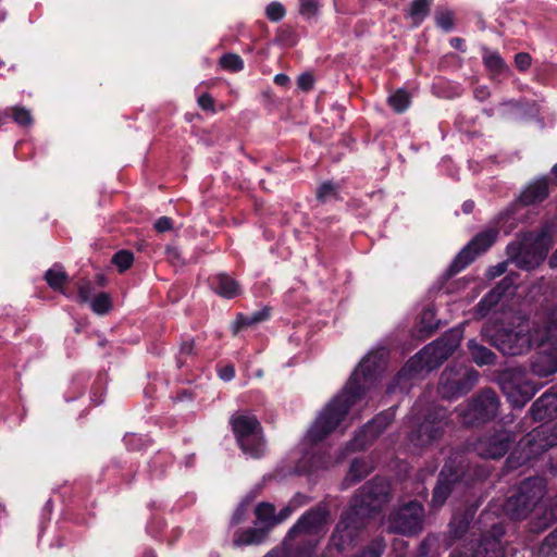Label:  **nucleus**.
Masks as SVG:
<instances>
[{
	"mask_svg": "<svg viewBox=\"0 0 557 557\" xmlns=\"http://www.w3.org/2000/svg\"><path fill=\"white\" fill-rule=\"evenodd\" d=\"M481 550H478V553L475 554V557H481Z\"/></svg>",
	"mask_w": 557,
	"mask_h": 557,
	"instance_id": "nucleus-60",
	"label": "nucleus"
},
{
	"mask_svg": "<svg viewBox=\"0 0 557 557\" xmlns=\"http://www.w3.org/2000/svg\"><path fill=\"white\" fill-rule=\"evenodd\" d=\"M510 441L506 432H499L488 438L480 440L475 445L478 454L484 458H500L509 449Z\"/></svg>",
	"mask_w": 557,
	"mask_h": 557,
	"instance_id": "nucleus-13",
	"label": "nucleus"
},
{
	"mask_svg": "<svg viewBox=\"0 0 557 557\" xmlns=\"http://www.w3.org/2000/svg\"><path fill=\"white\" fill-rule=\"evenodd\" d=\"M544 346L541 356L532 363V371L537 376H548L557 372V309L552 313L544 332Z\"/></svg>",
	"mask_w": 557,
	"mask_h": 557,
	"instance_id": "nucleus-9",
	"label": "nucleus"
},
{
	"mask_svg": "<svg viewBox=\"0 0 557 557\" xmlns=\"http://www.w3.org/2000/svg\"><path fill=\"white\" fill-rule=\"evenodd\" d=\"M544 495L542 480L531 478L523 481L518 493L510 496L504 505V511L511 519H521L537 504Z\"/></svg>",
	"mask_w": 557,
	"mask_h": 557,
	"instance_id": "nucleus-7",
	"label": "nucleus"
},
{
	"mask_svg": "<svg viewBox=\"0 0 557 557\" xmlns=\"http://www.w3.org/2000/svg\"><path fill=\"white\" fill-rule=\"evenodd\" d=\"M384 544L381 540L374 541L360 556L358 557H381Z\"/></svg>",
	"mask_w": 557,
	"mask_h": 557,
	"instance_id": "nucleus-40",
	"label": "nucleus"
},
{
	"mask_svg": "<svg viewBox=\"0 0 557 557\" xmlns=\"http://www.w3.org/2000/svg\"><path fill=\"white\" fill-rule=\"evenodd\" d=\"M500 286L492 290L488 295H486L478 305V313L483 317L487 313V311L495 306L503 294L499 292Z\"/></svg>",
	"mask_w": 557,
	"mask_h": 557,
	"instance_id": "nucleus-29",
	"label": "nucleus"
},
{
	"mask_svg": "<svg viewBox=\"0 0 557 557\" xmlns=\"http://www.w3.org/2000/svg\"><path fill=\"white\" fill-rule=\"evenodd\" d=\"M318 11V3L312 0H302L300 4V12L307 15H313Z\"/></svg>",
	"mask_w": 557,
	"mask_h": 557,
	"instance_id": "nucleus-43",
	"label": "nucleus"
},
{
	"mask_svg": "<svg viewBox=\"0 0 557 557\" xmlns=\"http://www.w3.org/2000/svg\"><path fill=\"white\" fill-rule=\"evenodd\" d=\"M530 454H537L557 445V431L548 424L541 425L529 434Z\"/></svg>",
	"mask_w": 557,
	"mask_h": 557,
	"instance_id": "nucleus-18",
	"label": "nucleus"
},
{
	"mask_svg": "<svg viewBox=\"0 0 557 557\" xmlns=\"http://www.w3.org/2000/svg\"><path fill=\"white\" fill-rule=\"evenodd\" d=\"M437 25L444 30H450L453 27V17L450 13H441L436 17Z\"/></svg>",
	"mask_w": 557,
	"mask_h": 557,
	"instance_id": "nucleus-42",
	"label": "nucleus"
},
{
	"mask_svg": "<svg viewBox=\"0 0 557 557\" xmlns=\"http://www.w3.org/2000/svg\"><path fill=\"white\" fill-rule=\"evenodd\" d=\"M443 413H436L435 418L429 416L425 420L420 424L416 434H412L410 441L416 446H423L437 438L444 429V423L442 421Z\"/></svg>",
	"mask_w": 557,
	"mask_h": 557,
	"instance_id": "nucleus-16",
	"label": "nucleus"
},
{
	"mask_svg": "<svg viewBox=\"0 0 557 557\" xmlns=\"http://www.w3.org/2000/svg\"><path fill=\"white\" fill-rule=\"evenodd\" d=\"M134 262V256L131 251L121 250L112 258V263L116 265L120 272H124L131 268Z\"/></svg>",
	"mask_w": 557,
	"mask_h": 557,
	"instance_id": "nucleus-33",
	"label": "nucleus"
},
{
	"mask_svg": "<svg viewBox=\"0 0 557 557\" xmlns=\"http://www.w3.org/2000/svg\"><path fill=\"white\" fill-rule=\"evenodd\" d=\"M557 411V393H544L531 408V414L534 420L543 421L552 418Z\"/></svg>",
	"mask_w": 557,
	"mask_h": 557,
	"instance_id": "nucleus-19",
	"label": "nucleus"
},
{
	"mask_svg": "<svg viewBox=\"0 0 557 557\" xmlns=\"http://www.w3.org/2000/svg\"><path fill=\"white\" fill-rule=\"evenodd\" d=\"M198 104L203 110H211V111H213V99L208 94H203L202 96H200L198 98Z\"/></svg>",
	"mask_w": 557,
	"mask_h": 557,
	"instance_id": "nucleus-48",
	"label": "nucleus"
},
{
	"mask_svg": "<svg viewBox=\"0 0 557 557\" xmlns=\"http://www.w3.org/2000/svg\"><path fill=\"white\" fill-rule=\"evenodd\" d=\"M212 288L224 298H233L239 295L238 283L226 274H218L211 280Z\"/></svg>",
	"mask_w": 557,
	"mask_h": 557,
	"instance_id": "nucleus-21",
	"label": "nucleus"
},
{
	"mask_svg": "<svg viewBox=\"0 0 557 557\" xmlns=\"http://www.w3.org/2000/svg\"><path fill=\"white\" fill-rule=\"evenodd\" d=\"M443 476H444V472L441 473L440 482L433 492V497H432V506L433 507L442 506L451 492L450 482L445 481L443 479Z\"/></svg>",
	"mask_w": 557,
	"mask_h": 557,
	"instance_id": "nucleus-25",
	"label": "nucleus"
},
{
	"mask_svg": "<svg viewBox=\"0 0 557 557\" xmlns=\"http://www.w3.org/2000/svg\"><path fill=\"white\" fill-rule=\"evenodd\" d=\"M313 85V77L309 73H304L298 77V86L304 90H309Z\"/></svg>",
	"mask_w": 557,
	"mask_h": 557,
	"instance_id": "nucleus-46",
	"label": "nucleus"
},
{
	"mask_svg": "<svg viewBox=\"0 0 557 557\" xmlns=\"http://www.w3.org/2000/svg\"><path fill=\"white\" fill-rule=\"evenodd\" d=\"M461 334L451 331L446 336L425 346L408 363V367L417 370H433L444 362L459 346Z\"/></svg>",
	"mask_w": 557,
	"mask_h": 557,
	"instance_id": "nucleus-5",
	"label": "nucleus"
},
{
	"mask_svg": "<svg viewBox=\"0 0 557 557\" xmlns=\"http://www.w3.org/2000/svg\"><path fill=\"white\" fill-rule=\"evenodd\" d=\"M515 63L520 71H525L531 65V57L528 53L520 52L516 55Z\"/></svg>",
	"mask_w": 557,
	"mask_h": 557,
	"instance_id": "nucleus-41",
	"label": "nucleus"
},
{
	"mask_svg": "<svg viewBox=\"0 0 557 557\" xmlns=\"http://www.w3.org/2000/svg\"><path fill=\"white\" fill-rule=\"evenodd\" d=\"M485 65L494 73L500 74L507 70L500 55L496 52L486 51L483 55Z\"/></svg>",
	"mask_w": 557,
	"mask_h": 557,
	"instance_id": "nucleus-30",
	"label": "nucleus"
},
{
	"mask_svg": "<svg viewBox=\"0 0 557 557\" xmlns=\"http://www.w3.org/2000/svg\"><path fill=\"white\" fill-rule=\"evenodd\" d=\"M496 235L497 233L494 230L476 235L456 257L453 264L455 270L460 271L471 262L475 256L490 248L494 243Z\"/></svg>",
	"mask_w": 557,
	"mask_h": 557,
	"instance_id": "nucleus-12",
	"label": "nucleus"
},
{
	"mask_svg": "<svg viewBox=\"0 0 557 557\" xmlns=\"http://www.w3.org/2000/svg\"><path fill=\"white\" fill-rule=\"evenodd\" d=\"M267 16L271 20V21H280L284 17L285 15V9L284 7L278 3V2H272L270 3L268 7H267Z\"/></svg>",
	"mask_w": 557,
	"mask_h": 557,
	"instance_id": "nucleus-39",
	"label": "nucleus"
},
{
	"mask_svg": "<svg viewBox=\"0 0 557 557\" xmlns=\"http://www.w3.org/2000/svg\"><path fill=\"white\" fill-rule=\"evenodd\" d=\"M553 174L557 176V164L554 165L553 170H552Z\"/></svg>",
	"mask_w": 557,
	"mask_h": 557,
	"instance_id": "nucleus-59",
	"label": "nucleus"
},
{
	"mask_svg": "<svg viewBox=\"0 0 557 557\" xmlns=\"http://www.w3.org/2000/svg\"><path fill=\"white\" fill-rule=\"evenodd\" d=\"M472 208H473V203L472 202H465L463 203V211L465 212H467V213L471 212Z\"/></svg>",
	"mask_w": 557,
	"mask_h": 557,
	"instance_id": "nucleus-56",
	"label": "nucleus"
},
{
	"mask_svg": "<svg viewBox=\"0 0 557 557\" xmlns=\"http://www.w3.org/2000/svg\"><path fill=\"white\" fill-rule=\"evenodd\" d=\"M433 318H434L433 310L428 309V310L423 311L422 317H421V321L424 324V329L425 330L431 331L434 327H436V324L433 323Z\"/></svg>",
	"mask_w": 557,
	"mask_h": 557,
	"instance_id": "nucleus-44",
	"label": "nucleus"
},
{
	"mask_svg": "<svg viewBox=\"0 0 557 557\" xmlns=\"http://www.w3.org/2000/svg\"><path fill=\"white\" fill-rule=\"evenodd\" d=\"M194 345L191 342L184 343L181 346V354L182 355H190L193 352Z\"/></svg>",
	"mask_w": 557,
	"mask_h": 557,
	"instance_id": "nucleus-54",
	"label": "nucleus"
},
{
	"mask_svg": "<svg viewBox=\"0 0 557 557\" xmlns=\"http://www.w3.org/2000/svg\"><path fill=\"white\" fill-rule=\"evenodd\" d=\"M265 532L258 529H248L242 532L235 540L238 545L259 544L263 541Z\"/></svg>",
	"mask_w": 557,
	"mask_h": 557,
	"instance_id": "nucleus-26",
	"label": "nucleus"
},
{
	"mask_svg": "<svg viewBox=\"0 0 557 557\" xmlns=\"http://www.w3.org/2000/svg\"><path fill=\"white\" fill-rule=\"evenodd\" d=\"M336 196H337V187L331 182H325V183L321 184L317 190V198L322 202H326L332 199H335Z\"/></svg>",
	"mask_w": 557,
	"mask_h": 557,
	"instance_id": "nucleus-34",
	"label": "nucleus"
},
{
	"mask_svg": "<svg viewBox=\"0 0 557 557\" xmlns=\"http://www.w3.org/2000/svg\"><path fill=\"white\" fill-rule=\"evenodd\" d=\"M388 103L398 113L404 112L410 104V96L404 90L399 89L388 98Z\"/></svg>",
	"mask_w": 557,
	"mask_h": 557,
	"instance_id": "nucleus-28",
	"label": "nucleus"
},
{
	"mask_svg": "<svg viewBox=\"0 0 557 557\" xmlns=\"http://www.w3.org/2000/svg\"><path fill=\"white\" fill-rule=\"evenodd\" d=\"M233 432L237 443L246 455L260 457L264 451L261 426L255 416L236 412L231 418Z\"/></svg>",
	"mask_w": 557,
	"mask_h": 557,
	"instance_id": "nucleus-4",
	"label": "nucleus"
},
{
	"mask_svg": "<svg viewBox=\"0 0 557 557\" xmlns=\"http://www.w3.org/2000/svg\"><path fill=\"white\" fill-rule=\"evenodd\" d=\"M256 516L260 523L270 528L276 524L275 508L270 503H261L256 508Z\"/></svg>",
	"mask_w": 557,
	"mask_h": 557,
	"instance_id": "nucleus-23",
	"label": "nucleus"
},
{
	"mask_svg": "<svg viewBox=\"0 0 557 557\" xmlns=\"http://www.w3.org/2000/svg\"><path fill=\"white\" fill-rule=\"evenodd\" d=\"M295 557H312V549H305L296 553Z\"/></svg>",
	"mask_w": 557,
	"mask_h": 557,
	"instance_id": "nucleus-55",
	"label": "nucleus"
},
{
	"mask_svg": "<svg viewBox=\"0 0 557 557\" xmlns=\"http://www.w3.org/2000/svg\"><path fill=\"white\" fill-rule=\"evenodd\" d=\"M547 196V178L543 177L527 186L520 196V201L525 206H530L543 201Z\"/></svg>",
	"mask_w": 557,
	"mask_h": 557,
	"instance_id": "nucleus-20",
	"label": "nucleus"
},
{
	"mask_svg": "<svg viewBox=\"0 0 557 557\" xmlns=\"http://www.w3.org/2000/svg\"><path fill=\"white\" fill-rule=\"evenodd\" d=\"M504 393L513 407H523L535 394L536 387L529 381H508L503 384Z\"/></svg>",
	"mask_w": 557,
	"mask_h": 557,
	"instance_id": "nucleus-15",
	"label": "nucleus"
},
{
	"mask_svg": "<svg viewBox=\"0 0 557 557\" xmlns=\"http://www.w3.org/2000/svg\"><path fill=\"white\" fill-rule=\"evenodd\" d=\"M166 255L170 261L173 263L178 262L181 260V252L176 247H168Z\"/></svg>",
	"mask_w": 557,
	"mask_h": 557,
	"instance_id": "nucleus-51",
	"label": "nucleus"
},
{
	"mask_svg": "<svg viewBox=\"0 0 557 557\" xmlns=\"http://www.w3.org/2000/svg\"><path fill=\"white\" fill-rule=\"evenodd\" d=\"M506 271V263L505 262H502V263H498L497 265L491 268L488 271H487V276L490 278H494L496 276H499L502 275L503 273H505Z\"/></svg>",
	"mask_w": 557,
	"mask_h": 557,
	"instance_id": "nucleus-49",
	"label": "nucleus"
},
{
	"mask_svg": "<svg viewBox=\"0 0 557 557\" xmlns=\"http://www.w3.org/2000/svg\"><path fill=\"white\" fill-rule=\"evenodd\" d=\"M385 349L381 348L367 355L352 375L342 394L331 400L318 416L307 433V438L318 443L335 431L344 421L348 410L360 401L374 383V376L380 369Z\"/></svg>",
	"mask_w": 557,
	"mask_h": 557,
	"instance_id": "nucleus-1",
	"label": "nucleus"
},
{
	"mask_svg": "<svg viewBox=\"0 0 557 557\" xmlns=\"http://www.w3.org/2000/svg\"><path fill=\"white\" fill-rule=\"evenodd\" d=\"M66 275L61 269L52 268L47 271L46 280L48 284L54 288H60L65 282Z\"/></svg>",
	"mask_w": 557,
	"mask_h": 557,
	"instance_id": "nucleus-36",
	"label": "nucleus"
},
{
	"mask_svg": "<svg viewBox=\"0 0 557 557\" xmlns=\"http://www.w3.org/2000/svg\"><path fill=\"white\" fill-rule=\"evenodd\" d=\"M269 317V312L268 310H262V311H259V312H255L250 315H240L238 318V324H240L242 326H249V325H252L255 323H258V322H261V321H264L265 319H268Z\"/></svg>",
	"mask_w": 557,
	"mask_h": 557,
	"instance_id": "nucleus-38",
	"label": "nucleus"
},
{
	"mask_svg": "<svg viewBox=\"0 0 557 557\" xmlns=\"http://www.w3.org/2000/svg\"><path fill=\"white\" fill-rule=\"evenodd\" d=\"M423 508L417 502H410L391 515L387 530L393 533L412 534L422 528Z\"/></svg>",
	"mask_w": 557,
	"mask_h": 557,
	"instance_id": "nucleus-10",
	"label": "nucleus"
},
{
	"mask_svg": "<svg viewBox=\"0 0 557 557\" xmlns=\"http://www.w3.org/2000/svg\"><path fill=\"white\" fill-rule=\"evenodd\" d=\"M469 349L474 362L479 366L493 363L495 355L484 346L476 344L474 341H469Z\"/></svg>",
	"mask_w": 557,
	"mask_h": 557,
	"instance_id": "nucleus-22",
	"label": "nucleus"
},
{
	"mask_svg": "<svg viewBox=\"0 0 557 557\" xmlns=\"http://www.w3.org/2000/svg\"><path fill=\"white\" fill-rule=\"evenodd\" d=\"M550 237L546 231L529 234L518 244L508 246V253L517 267L530 270L540 265L550 248Z\"/></svg>",
	"mask_w": 557,
	"mask_h": 557,
	"instance_id": "nucleus-3",
	"label": "nucleus"
},
{
	"mask_svg": "<svg viewBox=\"0 0 557 557\" xmlns=\"http://www.w3.org/2000/svg\"><path fill=\"white\" fill-rule=\"evenodd\" d=\"M219 375L224 381H230L235 375V370L232 366H225L219 371Z\"/></svg>",
	"mask_w": 557,
	"mask_h": 557,
	"instance_id": "nucleus-50",
	"label": "nucleus"
},
{
	"mask_svg": "<svg viewBox=\"0 0 557 557\" xmlns=\"http://www.w3.org/2000/svg\"><path fill=\"white\" fill-rule=\"evenodd\" d=\"M545 329H534L530 334L528 325H519L517 330L502 331L497 333L495 344L505 355H520L529 349L531 345H544Z\"/></svg>",
	"mask_w": 557,
	"mask_h": 557,
	"instance_id": "nucleus-6",
	"label": "nucleus"
},
{
	"mask_svg": "<svg viewBox=\"0 0 557 557\" xmlns=\"http://www.w3.org/2000/svg\"><path fill=\"white\" fill-rule=\"evenodd\" d=\"M497 410L498 399L496 394L492 391H485L466 409L460 408L459 416L463 424L472 425L494 418Z\"/></svg>",
	"mask_w": 557,
	"mask_h": 557,
	"instance_id": "nucleus-11",
	"label": "nucleus"
},
{
	"mask_svg": "<svg viewBox=\"0 0 557 557\" xmlns=\"http://www.w3.org/2000/svg\"><path fill=\"white\" fill-rule=\"evenodd\" d=\"M370 471L371 467L364 460L356 459L350 465L346 480L351 483L358 482L369 474Z\"/></svg>",
	"mask_w": 557,
	"mask_h": 557,
	"instance_id": "nucleus-24",
	"label": "nucleus"
},
{
	"mask_svg": "<svg viewBox=\"0 0 557 557\" xmlns=\"http://www.w3.org/2000/svg\"><path fill=\"white\" fill-rule=\"evenodd\" d=\"M154 228L158 231V232H166V231H170L172 228V221L171 219L166 218V216H161L159 218L156 223H154Z\"/></svg>",
	"mask_w": 557,
	"mask_h": 557,
	"instance_id": "nucleus-47",
	"label": "nucleus"
},
{
	"mask_svg": "<svg viewBox=\"0 0 557 557\" xmlns=\"http://www.w3.org/2000/svg\"><path fill=\"white\" fill-rule=\"evenodd\" d=\"M111 308V299L108 294L101 293L91 301V309L99 314L106 313Z\"/></svg>",
	"mask_w": 557,
	"mask_h": 557,
	"instance_id": "nucleus-35",
	"label": "nucleus"
},
{
	"mask_svg": "<svg viewBox=\"0 0 557 557\" xmlns=\"http://www.w3.org/2000/svg\"><path fill=\"white\" fill-rule=\"evenodd\" d=\"M220 64L223 69L232 72L242 71L244 67L243 59L234 53L224 54L220 60Z\"/></svg>",
	"mask_w": 557,
	"mask_h": 557,
	"instance_id": "nucleus-32",
	"label": "nucleus"
},
{
	"mask_svg": "<svg viewBox=\"0 0 557 557\" xmlns=\"http://www.w3.org/2000/svg\"><path fill=\"white\" fill-rule=\"evenodd\" d=\"M385 497L386 490L383 484L367 483L363 485L359 494L354 498L350 511L338 522L331 539L330 549L343 553L350 547L359 528L357 517L366 516L368 512L379 508L381 503L385 500Z\"/></svg>",
	"mask_w": 557,
	"mask_h": 557,
	"instance_id": "nucleus-2",
	"label": "nucleus"
},
{
	"mask_svg": "<svg viewBox=\"0 0 557 557\" xmlns=\"http://www.w3.org/2000/svg\"><path fill=\"white\" fill-rule=\"evenodd\" d=\"M451 45L456 48H459V46L461 45V39H459V38L451 39Z\"/></svg>",
	"mask_w": 557,
	"mask_h": 557,
	"instance_id": "nucleus-57",
	"label": "nucleus"
},
{
	"mask_svg": "<svg viewBox=\"0 0 557 557\" xmlns=\"http://www.w3.org/2000/svg\"><path fill=\"white\" fill-rule=\"evenodd\" d=\"M274 83L278 86L286 87L289 83V77L285 74H276L274 76Z\"/></svg>",
	"mask_w": 557,
	"mask_h": 557,
	"instance_id": "nucleus-53",
	"label": "nucleus"
},
{
	"mask_svg": "<svg viewBox=\"0 0 557 557\" xmlns=\"http://www.w3.org/2000/svg\"><path fill=\"white\" fill-rule=\"evenodd\" d=\"M305 496L296 495L280 512L276 515V524L287 519L292 512L298 507L302 506L305 502Z\"/></svg>",
	"mask_w": 557,
	"mask_h": 557,
	"instance_id": "nucleus-31",
	"label": "nucleus"
},
{
	"mask_svg": "<svg viewBox=\"0 0 557 557\" xmlns=\"http://www.w3.org/2000/svg\"><path fill=\"white\" fill-rule=\"evenodd\" d=\"M12 117L21 126H29L33 123V117L29 110L23 107H15L12 110Z\"/></svg>",
	"mask_w": 557,
	"mask_h": 557,
	"instance_id": "nucleus-37",
	"label": "nucleus"
},
{
	"mask_svg": "<svg viewBox=\"0 0 557 557\" xmlns=\"http://www.w3.org/2000/svg\"><path fill=\"white\" fill-rule=\"evenodd\" d=\"M479 374L463 366L446 369L441 375L440 393L444 398H454L469 392L478 382Z\"/></svg>",
	"mask_w": 557,
	"mask_h": 557,
	"instance_id": "nucleus-8",
	"label": "nucleus"
},
{
	"mask_svg": "<svg viewBox=\"0 0 557 557\" xmlns=\"http://www.w3.org/2000/svg\"><path fill=\"white\" fill-rule=\"evenodd\" d=\"M431 0H413L409 10V15L414 23H420L430 10Z\"/></svg>",
	"mask_w": 557,
	"mask_h": 557,
	"instance_id": "nucleus-27",
	"label": "nucleus"
},
{
	"mask_svg": "<svg viewBox=\"0 0 557 557\" xmlns=\"http://www.w3.org/2000/svg\"><path fill=\"white\" fill-rule=\"evenodd\" d=\"M92 286L89 282H83L78 287V296L82 301H88L91 295Z\"/></svg>",
	"mask_w": 557,
	"mask_h": 557,
	"instance_id": "nucleus-45",
	"label": "nucleus"
},
{
	"mask_svg": "<svg viewBox=\"0 0 557 557\" xmlns=\"http://www.w3.org/2000/svg\"><path fill=\"white\" fill-rule=\"evenodd\" d=\"M545 546L557 548V529L545 539Z\"/></svg>",
	"mask_w": 557,
	"mask_h": 557,
	"instance_id": "nucleus-52",
	"label": "nucleus"
},
{
	"mask_svg": "<svg viewBox=\"0 0 557 557\" xmlns=\"http://www.w3.org/2000/svg\"><path fill=\"white\" fill-rule=\"evenodd\" d=\"M234 519L236 522H239L240 519H242V512L239 513V511L234 516Z\"/></svg>",
	"mask_w": 557,
	"mask_h": 557,
	"instance_id": "nucleus-58",
	"label": "nucleus"
},
{
	"mask_svg": "<svg viewBox=\"0 0 557 557\" xmlns=\"http://www.w3.org/2000/svg\"><path fill=\"white\" fill-rule=\"evenodd\" d=\"M392 418L393 413L385 412L373 419L363 428L361 433L354 438L351 443L354 449H363L367 445V441L363 440V437H369V440H372L377 436L389 424Z\"/></svg>",
	"mask_w": 557,
	"mask_h": 557,
	"instance_id": "nucleus-17",
	"label": "nucleus"
},
{
	"mask_svg": "<svg viewBox=\"0 0 557 557\" xmlns=\"http://www.w3.org/2000/svg\"><path fill=\"white\" fill-rule=\"evenodd\" d=\"M327 513L324 509L318 508L304 515L298 522L290 529L289 535L295 534H317L323 530L326 524Z\"/></svg>",
	"mask_w": 557,
	"mask_h": 557,
	"instance_id": "nucleus-14",
	"label": "nucleus"
},
{
	"mask_svg": "<svg viewBox=\"0 0 557 557\" xmlns=\"http://www.w3.org/2000/svg\"><path fill=\"white\" fill-rule=\"evenodd\" d=\"M506 281H507V278L502 281L500 286L504 285L506 283Z\"/></svg>",
	"mask_w": 557,
	"mask_h": 557,
	"instance_id": "nucleus-61",
	"label": "nucleus"
}]
</instances>
